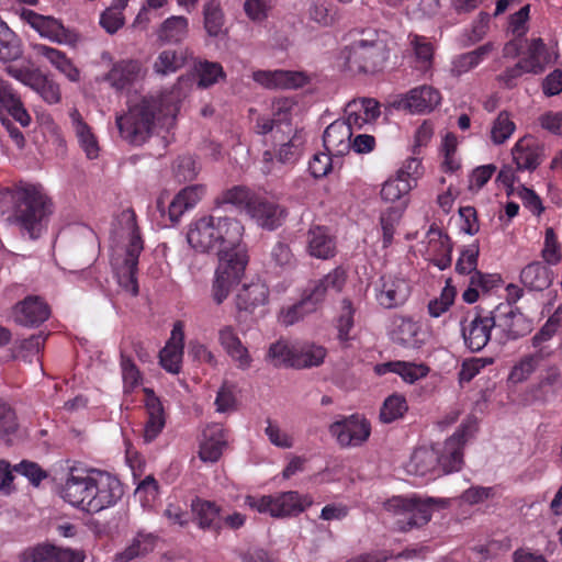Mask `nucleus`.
I'll use <instances>...</instances> for the list:
<instances>
[{"mask_svg": "<svg viewBox=\"0 0 562 562\" xmlns=\"http://www.w3.org/2000/svg\"><path fill=\"white\" fill-rule=\"evenodd\" d=\"M245 227L232 217L205 215L191 222L187 233L189 245L199 252L216 250L218 266L212 283V299L221 305L237 285L249 262L246 245L243 243Z\"/></svg>", "mask_w": 562, "mask_h": 562, "instance_id": "f257e3e1", "label": "nucleus"}, {"mask_svg": "<svg viewBox=\"0 0 562 562\" xmlns=\"http://www.w3.org/2000/svg\"><path fill=\"white\" fill-rule=\"evenodd\" d=\"M295 102L280 98L272 102V115H260L255 123L259 135L271 134L273 149L262 153L260 170L265 176H282L288 167H293L302 157L306 144L304 130H293L292 111Z\"/></svg>", "mask_w": 562, "mask_h": 562, "instance_id": "f03ea898", "label": "nucleus"}, {"mask_svg": "<svg viewBox=\"0 0 562 562\" xmlns=\"http://www.w3.org/2000/svg\"><path fill=\"white\" fill-rule=\"evenodd\" d=\"M123 485L110 472L72 465L60 488V497L72 507L97 514L113 507L123 496Z\"/></svg>", "mask_w": 562, "mask_h": 562, "instance_id": "7ed1b4c3", "label": "nucleus"}, {"mask_svg": "<svg viewBox=\"0 0 562 562\" xmlns=\"http://www.w3.org/2000/svg\"><path fill=\"white\" fill-rule=\"evenodd\" d=\"M0 207L11 212L9 217L31 239L46 229L53 213V202L41 184L20 181L0 189Z\"/></svg>", "mask_w": 562, "mask_h": 562, "instance_id": "20e7f679", "label": "nucleus"}, {"mask_svg": "<svg viewBox=\"0 0 562 562\" xmlns=\"http://www.w3.org/2000/svg\"><path fill=\"white\" fill-rule=\"evenodd\" d=\"M179 98L173 91L143 95L127 103V111L116 116L120 136L133 146H140L153 135L156 122L175 117Z\"/></svg>", "mask_w": 562, "mask_h": 562, "instance_id": "39448f33", "label": "nucleus"}, {"mask_svg": "<svg viewBox=\"0 0 562 562\" xmlns=\"http://www.w3.org/2000/svg\"><path fill=\"white\" fill-rule=\"evenodd\" d=\"M349 44L341 52L347 68L356 74H374L387 59V46L373 27H356L348 32Z\"/></svg>", "mask_w": 562, "mask_h": 562, "instance_id": "423d86ee", "label": "nucleus"}, {"mask_svg": "<svg viewBox=\"0 0 562 562\" xmlns=\"http://www.w3.org/2000/svg\"><path fill=\"white\" fill-rule=\"evenodd\" d=\"M218 203L232 204L244 211L258 226L274 231L280 227L286 216L284 207L265 194L245 186H234L224 191Z\"/></svg>", "mask_w": 562, "mask_h": 562, "instance_id": "0eeeda50", "label": "nucleus"}, {"mask_svg": "<svg viewBox=\"0 0 562 562\" xmlns=\"http://www.w3.org/2000/svg\"><path fill=\"white\" fill-rule=\"evenodd\" d=\"M435 503L434 498L393 496L384 502L383 507L386 512L402 517L397 520L398 528L407 531L414 527H422L431 519Z\"/></svg>", "mask_w": 562, "mask_h": 562, "instance_id": "6e6552de", "label": "nucleus"}, {"mask_svg": "<svg viewBox=\"0 0 562 562\" xmlns=\"http://www.w3.org/2000/svg\"><path fill=\"white\" fill-rule=\"evenodd\" d=\"M267 357L274 367L304 369L316 364L315 345L307 341L279 339L270 345Z\"/></svg>", "mask_w": 562, "mask_h": 562, "instance_id": "1a4fd4ad", "label": "nucleus"}, {"mask_svg": "<svg viewBox=\"0 0 562 562\" xmlns=\"http://www.w3.org/2000/svg\"><path fill=\"white\" fill-rule=\"evenodd\" d=\"M492 316L495 319V328L502 333L499 342L516 340L532 330V322L510 304L497 305L492 310Z\"/></svg>", "mask_w": 562, "mask_h": 562, "instance_id": "9d476101", "label": "nucleus"}, {"mask_svg": "<svg viewBox=\"0 0 562 562\" xmlns=\"http://www.w3.org/2000/svg\"><path fill=\"white\" fill-rule=\"evenodd\" d=\"M493 328H495V319L492 311L475 307L473 316L462 324L461 331L465 347L473 352L481 351L491 340Z\"/></svg>", "mask_w": 562, "mask_h": 562, "instance_id": "9b49d317", "label": "nucleus"}, {"mask_svg": "<svg viewBox=\"0 0 562 562\" xmlns=\"http://www.w3.org/2000/svg\"><path fill=\"white\" fill-rule=\"evenodd\" d=\"M330 435L340 447H360L371 435V425L364 417L353 414L329 426Z\"/></svg>", "mask_w": 562, "mask_h": 562, "instance_id": "f8f14e48", "label": "nucleus"}, {"mask_svg": "<svg viewBox=\"0 0 562 562\" xmlns=\"http://www.w3.org/2000/svg\"><path fill=\"white\" fill-rule=\"evenodd\" d=\"M20 18L42 37L52 42L58 44L70 43L75 37L72 31L66 29L59 20L50 15H43L31 9H23L20 13Z\"/></svg>", "mask_w": 562, "mask_h": 562, "instance_id": "ddd939ff", "label": "nucleus"}, {"mask_svg": "<svg viewBox=\"0 0 562 562\" xmlns=\"http://www.w3.org/2000/svg\"><path fill=\"white\" fill-rule=\"evenodd\" d=\"M470 424H461L458 430L442 446H437L441 473L448 474L461 470L463 465V446L471 430Z\"/></svg>", "mask_w": 562, "mask_h": 562, "instance_id": "4468645a", "label": "nucleus"}, {"mask_svg": "<svg viewBox=\"0 0 562 562\" xmlns=\"http://www.w3.org/2000/svg\"><path fill=\"white\" fill-rule=\"evenodd\" d=\"M20 562H83V551L64 549L49 543L27 547L19 555Z\"/></svg>", "mask_w": 562, "mask_h": 562, "instance_id": "2eb2a0df", "label": "nucleus"}, {"mask_svg": "<svg viewBox=\"0 0 562 562\" xmlns=\"http://www.w3.org/2000/svg\"><path fill=\"white\" fill-rule=\"evenodd\" d=\"M427 333L412 318L395 316L392 319L390 338L405 349H419L427 340Z\"/></svg>", "mask_w": 562, "mask_h": 562, "instance_id": "dca6fc26", "label": "nucleus"}, {"mask_svg": "<svg viewBox=\"0 0 562 562\" xmlns=\"http://www.w3.org/2000/svg\"><path fill=\"white\" fill-rule=\"evenodd\" d=\"M252 79L267 89H297L307 82V77L302 71L291 70H257Z\"/></svg>", "mask_w": 562, "mask_h": 562, "instance_id": "f3484780", "label": "nucleus"}, {"mask_svg": "<svg viewBox=\"0 0 562 562\" xmlns=\"http://www.w3.org/2000/svg\"><path fill=\"white\" fill-rule=\"evenodd\" d=\"M116 222L122 237L125 236V254H130V261L133 263L136 256H140L144 250V239L140 228L137 224V216L132 207L123 210L117 216Z\"/></svg>", "mask_w": 562, "mask_h": 562, "instance_id": "a211bd4d", "label": "nucleus"}, {"mask_svg": "<svg viewBox=\"0 0 562 562\" xmlns=\"http://www.w3.org/2000/svg\"><path fill=\"white\" fill-rule=\"evenodd\" d=\"M143 392L145 394L144 405L147 413L143 438L145 442L149 443L154 441L165 428L166 416L161 401L156 396L154 390L144 387Z\"/></svg>", "mask_w": 562, "mask_h": 562, "instance_id": "6ab92c4d", "label": "nucleus"}, {"mask_svg": "<svg viewBox=\"0 0 562 562\" xmlns=\"http://www.w3.org/2000/svg\"><path fill=\"white\" fill-rule=\"evenodd\" d=\"M381 288L376 294L379 304L384 308H395L404 304L409 294L411 286L406 279L395 276H383Z\"/></svg>", "mask_w": 562, "mask_h": 562, "instance_id": "aec40b11", "label": "nucleus"}, {"mask_svg": "<svg viewBox=\"0 0 562 562\" xmlns=\"http://www.w3.org/2000/svg\"><path fill=\"white\" fill-rule=\"evenodd\" d=\"M3 112L10 115L22 127H27L32 117L25 109L20 94L8 80L0 79V119Z\"/></svg>", "mask_w": 562, "mask_h": 562, "instance_id": "412c9836", "label": "nucleus"}, {"mask_svg": "<svg viewBox=\"0 0 562 562\" xmlns=\"http://www.w3.org/2000/svg\"><path fill=\"white\" fill-rule=\"evenodd\" d=\"M227 445V431L222 424L207 425L202 432L199 457L204 462H216Z\"/></svg>", "mask_w": 562, "mask_h": 562, "instance_id": "4be33fe9", "label": "nucleus"}, {"mask_svg": "<svg viewBox=\"0 0 562 562\" xmlns=\"http://www.w3.org/2000/svg\"><path fill=\"white\" fill-rule=\"evenodd\" d=\"M352 132L345 121L335 120L323 134V146L325 151L336 158H341L351 148L350 138Z\"/></svg>", "mask_w": 562, "mask_h": 562, "instance_id": "5701e85b", "label": "nucleus"}, {"mask_svg": "<svg viewBox=\"0 0 562 562\" xmlns=\"http://www.w3.org/2000/svg\"><path fill=\"white\" fill-rule=\"evenodd\" d=\"M191 509L196 525L204 531H210L216 536L222 532L223 507L215 502L195 498L192 501Z\"/></svg>", "mask_w": 562, "mask_h": 562, "instance_id": "b1692460", "label": "nucleus"}, {"mask_svg": "<svg viewBox=\"0 0 562 562\" xmlns=\"http://www.w3.org/2000/svg\"><path fill=\"white\" fill-rule=\"evenodd\" d=\"M218 344L238 369L246 370L250 367L252 359L249 351L232 325H225L218 329Z\"/></svg>", "mask_w": 562, "mask_h": 562, "instance_id": "393cba45", "label": "nucleus"}, {"mask_svg": "<svg viewBox=\"0 0 562 562\" xmlns=\"http://www.w3.org/2000/svg\"><path fill=\"white\" fill-rule=\"evenodd\" d=\"M142 77V65L138 60L125 59L113 64L105 80L117 91L128 90Z\"/></svg>", "mask_w": 562, "mask_h": 562, "instance_id": "a878e982", "label": "nucleus"}, {"mask_svg": "<svg viewBox=\"0 0 562 562\" xmlns=\"http://www.w3.org/2000/svg\"><path fill=\"white\" fill-rule=\"evenodd\" d=\"M48 305L38 296H27L16 304L14 317L23 326H38L49 317Z\"/></svg>", "mask_w": 562, "mask_h": 562, "instance_id": "bb28decb", "label": "nucleus"}, {"mask_svg": "<svg viewBox=\"0 0 562 562\" xmlns=\"http://www.w3.org/2000/svg\"><path fill=\"white\" fill-rule=\"evenodd\" d=\"M518 170H535L543 159L542 145L531 136L520 138L513 148Z\"/></svg>", "mask_w": 562, "mask_h": 562, "instance_id": "cd10ccee", "label": "nucleus"}, {"mask_svg": "<svg viewBox=\"0 0 562 562\" xmlns=\"http://www.w3.org/2000/svg\"><path fill=\"white\" fill-rule=\"evenodd\" d=\"M205 193L202 184L189 186L182 189L169 203L167 213L170 222L176 224L182 214L193 209Z\"/></svg>", "mask_w": 562, "mask_h": 562, "instance_id": "c85d7f7f", "label": "nucleus"}, {"mask_svg": "<svg viewBox=\"0 0 562 562\" xmlns=\"http://www.w3.org/2000/svg\"><path fill=\"white\" fill-rule=\"evenodd\" d=\"M269 289L262 282L245 284L235 297L236 308L239 312L252 313L258 306L268 302Z\"/></svg>", "mask_w": 562, "mask_h": 562, "instance_id": "c756f323", "label": "nucleus"}, {"mask_svg": "<svg viewBox=\"0 0 562 562\" xmlns=\"http://www.w3.org/2000/svg\"><path fill=\"white\" fill-rule=\"evenodd\" d=\"M69 116L80 148L85 151L87 158H98L100 147L92 128L83 121L82 115L77 109L71 110Z\"/></svg>", "mask_w": 562, "mask_h": 562, "instance_id": "7c9ffc66", "label": "nucleus"}, {"mask_svg": "<svg viewBox=\"0 0 562 562\" xmlns=\"http://www.w3.org/2000/svg\"><path fill=\"white\" fill-rule=\"evenodd\" d=\"M438 459L439 452L436 447L417 448L411 457L408 471L420 476H425L434 472L440 474L441 469Z\"/></svg>", "mask_w": 562, "mask_h": 562, "instance_id": "2f4dec72", "label": "nucleus"}, {"mask_svg": "<svg viewBox=\"0 0 562 562\" xmlns=\"http://www.w3.org/2000/svg\"><path fill=\"white\" fill-rule=\"evenodd\" d=\"M521 283L532 291H543L553 282V272L540 261L527 265L520 272Z\"/></svg>", "mask_w": 562, "mask_h": 562, "instance_id": "473e14b6", "label": "nucleus"}, {"mask_svg": "<svg viewBox=\"0 0 562 562\" xmlns=\"http://www.w3.org/2000/svg\"><path fill=\"white\" fill-rule=\"evenodd\" d=\"M34 48L38 55L45 57L56 69L65 75L67 79L72 82L79 81V69L64 52L44 44H38Z\"/></svg>", "mask_w": 562, "mask_h": 562, "instance_id": "72a5a7b5", "label": "nucleus"}, {"mask_svg": "<svg viewBox=\"0 0 562 562\" xmlns=\"http://www.w3.org/2000/svg\"><path fill=\"white\" fill-rule=\"evenodd\" d=\"M441 101L438 90L430 86H422L409 91L405 106L412 112H428L435 109Z\"/></svg>", "mask_w": 562, "mask_h": 562, "instance_id": "f704fd0d", "label": "nucleus"}, {"mask_svg": "<svg viewBox=\"0 0 562 562\" xmlns=\"http://www.w3.org/2000/svg\"><path fill=\"white\" fill-rule=\"evenodd\" d=\"M189 34V21L182 15L166 19L157 30V38L166 44H179Z\"/></svg>", "mask_w": 562, "mask_h": 562, "instance_id": "c9c22d12", "label": "nucleus"}, {"mask_svg": "<svg viewBox=\"0 0 562 562\" xmlns=\"http://www.w3.org/2000/svg\"><path fill=\"white\" fill-rule=\"evenodd\" d=\"M378 374H384L386 372H395L400 374L404 381L414 383L417 380L427 375L429 369L423 363H414L406 361H392L375 367Z\"/></svg>", "mask_w": 562, "mask_h": 562, "instance_id": "e433bc0d", "label": "nucleus"}, {"mask_svg": "<svg viewBox=\"0 0 562 562\" xmlns=\"http://www.w3.org/2000/svg\"><path fill=\"white\" fill-rule=\"evenodd\" d=\"M189 56L188 48L165 49L157 56L154 70L162 76L177 72L187 64Z\"/></svg>", "mask_w": 562, "mask_h": 562, "instance_id": "4c0bfd02", "label": "nucleus"}, {"mask_svg": "<svg viewBox=\"0 0 562 562\" xmlns=\"http://www.w3.org/2000/svg\"><path fill=\"white\" fill-rule=\"evenodd\" d=\"M316 292V285L308 290V293L302 297L301 301L283 308L279 315V322L283 326H291L302 319L305 315L316 311V299L314 294Z\"/></svg>", "mask_w": 562, "mask_h": 562, "instance_id": "58836bf2", "label": "nucleus"}, {"mask_svg": "<svg viewBox=\"0 0 562 562\" xmlns=\"http://www.w3.org/2000/svg\"><path fill=\"white\" fill-rule=\"evenodd\" d=\"M529 74H541L546 66L550 64V55L541 38L530 41L527 56L519 60Z\"/></svg>", "mask_w": 562, "mask_h": 562, "instance_id": "ea45409f", "label": "nucleus"}, {"mask_svg": "<svg viewBox=\"0 0 562 562\" xmlns=\"http://www.w3.org/2000/svg\"><path fill=\"white\" fill-rule=\"evenodd\" d=\"M157 542V537L153 533L138 532L123 551L116 553V562H131L132 560L144 557L151 552Z\"/></svg>", "mask_w": 562, "mask_h": 562, "instance_id": "a19ab883", "label": "nucleus"}, {"mask_svg": "<svg viewBox=\"0 0 562 562\" xmlns=\"http://www.w3.org/2000/svg\"><path fill=\"white\" fill-rule=\"evenodd\" d=\"M494 49L492 43H486L474 50L457 56L452 61L451 72L454 76H461L476 66H479L484 58H486Z\"/></svg>", "mask_w": 562, "mask_h": 562, "instance_id": "79ce46f5", "label": "nucleus"}, {"mask_svg": "<svg viewBox=\"0 0 562 562\" xmlns=\"http://www.w3.org/2000/svg\"><path fill=\"white\" fill-rule=\"evenodd\" d=\"M26 80L29 81V87L48 104H56L60 101L61 92L59 85L40 70L35 77L31 76Z\"/></svg>", "mask_w": 562, "mask_h": 562, "instance_id": "37998d69", "label": "nucleus"}, {"mask_svg": "<svg viewBox=\"0 0 562 562\" xmlns=\"http://www.w3.org/2000/svg\"><path fill=\"white\" fill-rule=\"evenodd\" d=\"M22 45L18 35L0 19V60L11 61L22 56Z\"/></svg>", "mask_w": 562, "mask_h": 562, "instance_id": "c03bdc74", "label": "nucleus"}, {"mask_svg": "<svg viewBox=\"0 0 562 562\" xmlns=\"http://www.w3.org/2000/svg\"><path fill=\"white\" fill-rule=\"evenodd\" d=\"M204 29L212 36H218L225 23L220 0H207L203 7Z\"/></svg>", "mask_w": 562, "mask_h": 562, "instance_id": "a18cd8bd", "label": "nucleus"}, {"mask_svg": "<svg viewBox=\"0 0 562 562\" xmlns=\"http://www.w3.org/2000/svg\"><path fill=\"white\" fill-rule=\"evenodd\" d=\"M428 236L430 237V244L432 246L440 245L443 249V255L435 256L432 262L440 270H445L450 267L452 261V241L450 237L445 234L438 226L431 225L428 229Z\"/></svg>", "mask_w": 562, "mask_h": 562, "instance_id": "49530a36", "label": "nucleus"}, {"mask_svg": "<svg viewBox=\"0 0 562 562\" xmlns=\"http://www.w3.org/2000/svg\"><path fill=\"white\" fill-rule=\"evenodd\" d=\"M273 498L274 507L272 509V517L296 515L304 509L302 497L297 492H285Z\"/></svg>", "mask_w": 562, "mask_h": 562, "instance_id": "de8ad7c7", "label": "nucleus"}, {"mask_svg": "<svg viewBox=\"0 0 562 562\" xmlns=\"http://www.w3.org/2000/svg\"><path fill=\"white\" fill-rule=\"evenodd\" d=\"M407 409L408 405L405 396L394 393L384 400L379 417L382 423L390 424L402 418Z\"/></svg>", "mask_w": 562, "mask_h": 562, "instance_id": "09e8293b", "label": "nucleus"}, {"mask_svg": "<svg viewBox=\"0 0 562 562\" xmlns=\"http://www.w3.org/2000/svg\"><path fill=\"white\" fill-rule=\"evenodd\" d=\"M198 75V86L206 89L215 85L220 79L225 78V71L220 63L203 60L195 64Z\"/></svg>", "mask_w": 562, "mask_h": 562, "instance_id": "8fccbe9b", "label": "nucleus"}, {"mask_svg": "<svg viewBox=\"0 0 562 562\" xmlns=\"http://www.w3.org/2000/svg\"><path fill=\"white\" fill-rule=\"evenodd\" d=\"M542 357L540 353L524 356L512 369L509 380L514 383L526 381L539 367Z\"/></svg>", "mask_w": 562, "mask_h": 562, "instance_id": "3c124183", "label": "nucleus"}, {"mask_svg": "<svg viewBox=\"0 0 562 562\" xmlns=\"http://www.w3.org/2000/svg\"><path fill=\"white\" fill-rule=\"evenodd\" d=\"M120 367L124 393H132L140 384L142 373L132 358L124 353H121Z\"/></svg>", "mask_w": 562, "mask_h": 562, "instance_id": "603ef678", "label": "nucleus"}, {"mask_svg": "<svg viewBox=\"0 0 562 562\" xmlns=\"http://www.w3.org/2000/svg\"><path fill=\"white\" fill-rule=\"evenodd\" d=\"M183 349L180 345L166 344L159 352V363L168 372L177 374L181 370Z\"/></svg>", "mask_w": 562, "mask_h": 562, "instance_id": "864d4df0", "label": "nucleus"}, {"mask_svg": "<svg viewBox=\"0 0 562 562\" xmlns=\"http://www.w3.org/2000/svg\"><path fill=\"white\" fill-rule=\"evenodd\" d=\"M515 128L516 125L509 114L506 111L501 112L495 119L491 130L492 142L496 145L505 143L514 133Z\"/></svg>", "mask_w": 562, "mask_h": 562, "instance_id": "5fc2aeb1", "label": "nucleus"}, {"mask_svg": "<svg viewBox=\"0 0 562 562\" xmlns=\"http://www.w3.org/2000/svg\"><path fill=\"white\" fill-rule=\"evenodd\" d=\"M411 180H404L397 175L395 178L384 182L381 189V196L386 202H395L412 189Z\"/></svg>", "mask_w": 562, "mask_h": 562, "instance_id": "6e6d98bb", "label": "nucleus"}, {"mask_svg": "<svg viewBox=\"0 0 562 562\" xmlns=\"http://www.w3.org/2000/svg\"><path fill=\"white\" fill-rule=\"evenodd\" d=\"M480 254L479 243L475 241L461 250V255L456 263V271L460 274L474 273L477 266Z\"/></svg>", "mask_w": 562, "mask_h": 562, "instance_id": "4d7b16f0", "label": "nucleus"}, {"mask_svg": "<svg viewBox=\"0 0 562 562\" xmlns=\"http://www.w3.org/2000/svg\"><path fill=\"white\" fill-rule=\"evenodd\" d=\"M138 259L139 256H136L135 261L132 263L130 261V254H125L123 262L124 272L120 276V284L134 296L138 294V282L136 277L138 272Z\"/></svg>", "mask_w": 562, "mask_h": 562, "instance_id": "13d9d810", "label": "nucleus"}, {"mask_svg": "<svg viewBox=\"0 0 562 562\" xmlns=\"http://www.w3.org/2000/svg\"><path fill=\"white\" fill-rule=\"evenodd\" d=\"M278 0H245L244 11L254 22L265 21Z\"/></svg>", "mask_w": 562, "mask_h": 562, "instance_id": "bf43d9fd", "label": "nucleus"}, {"mask_svg": "<svg viewBox=\"0 0 562 562\" xmlns=\"http://www.w3.org/2000/svg\"><path fill=\"white\" fill-rule=\"evenodd\" d=\"M346 271L341 268H336L328 274H326L318 282V295L321 293H339L346 283Z\"/></svg>", "mask_w": 562, "mask_h": 562, "instance_id": "052dcab7", "label": "nucleus"}, {"mask_svg": "<svg viewBox=\"0 0 562 562\" xmlns=\"http://www.w3.org/2000/svg\"><path fill=\"white\" fill-rule=\"evenodd\" d=\"M402 216V210L400 207H389L381 214L380 222L383 231V244L387 247L393 239L395 224Z\"/></svg>", "mask_w": 562, "mask_h": 562, "instance_id": "680f3d73", "label": "nucleus"}, {"mask_svg": "<svg viewBox=\"0 0 562 562\" xmlns=\"http://www.w3.org/2000/svg\"><path fill=\"white\" fill-rule=\"evenodd\" d=\"M341 304V313L337 319L338 338L340 341H347L353 326V308L349 300H342Z\"/></svg>", "mask_w": 562, "mask_h": 562, "instance_id": "e2e57ef3", "label": "nucleus"}, {"mask_svg": "<svg viewBox=\"0 0 562 562\" xmlns=\"http://www.w3.org/2000/svg\"><path fill=\"white\" fill-rule=\"evenodd\" d=\"M542 258L549 265H557L561 259L560 246L554 229L552 227H548L546 229Z\"/></svg>", "mask_w": 562, "mask_h": 562, "instance_id": "0e129e2a", "label": "nucleus"}, {"mask_svg": "<svg viewBox=\"0 0 562 562\" xmlns=\"http://www.w3.org/2000/svg\"><path fill=\"white\" fill-rule=\"evenodd\" d=\"M493 362L492 358H472L462 363L459 372L460 383L470 382L482 368Z\"/></svg>", "mask_w": 562, "mask_h": 562, "instance_id": "69168bd1", "label": "nucleus"}, {"mask_svg": "<svg viewBox=\"0 0 562 562\" xmlns=\"http://www.w3.org/2000/svg\"><path fill=\"white\" fill-rule=\"evenodd\" d=\"M14 470L26 476L35 486L40 485V483L47 476V473L37 463L25 460L19 463Z\"/></svg>", "mask_w": 562, "mask_h": 562, "instance_id": "338daca9", "label": "nucleus"}, {"mask_svg": "<svg viewBox=\"0 0 562 562\" xmlns=\"http://www.w3.org/2000/svg\"><path fill=\"white\" fill-rule=\"evenodd\" d=\"M125 23V18L122 12H115L105 9L100 15V25L109 33H116Z\"/></svg>", "mask_w": 562, "mask_h": 562, "instance_id": "774afa93", "label": "nucleus"}]
</instances>
